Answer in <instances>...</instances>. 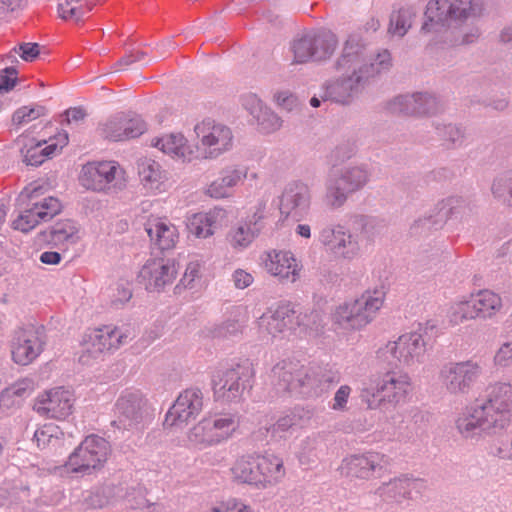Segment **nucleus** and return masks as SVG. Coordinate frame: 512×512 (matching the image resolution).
Returning a JSON list of instances; mask_svg holds the SVG:
<instances>
[{
	"label": "nucleus",
	"instance_id": "9b49d317",
	"mask_svg": "<svg viewBox=\"0 0 512 512\" xmlns=\"http://www.w3.org/2000/svg\"><path fill=\"white\" fill-rule=\"evenodd\" d=\"M482 373L481 363L474 359L450 361L441 367L439 381L448 394L464 396L472 390Z\"/></svg>",
	"mask_w": 512,
	"mask_h": 512
},
{
	"label": "nucleus",
	"instance_id": "c756f323",
	"mask_svg": "<svg viewBox=\"0 0 512 512\" xmlns=\"http://www.w3.org/2000/svg\"><path fill=\"white\" fill-rule=\"evenodd\" d=\"M310 202L311 194L308 185L302 182H294L283 191L279 209L282 215L297 218L308 211Z\"/></svg>",
	"mask_w": 512,
	"mask_h": 512
},
{
	"label": "nucleus",
	"instance_id": "a878e982",
	"mask_svg": "<svg viewBox=\"0 0 512 512\" xmlns=\"http://www.w3.org/2000/svg\"><path fill=\"white\" fill-rule=\"evenodd\" d=\"M262 261L266 272L281 282L294 283L300 278L302 265L290 251H268Z\"/></svg>",
	"mask_w": 512,
	"mask_h": 512
},
{
	"label": "nucleus",
	"instance_id": "ea45409f",
	"mask_svg": "<svg viewBox=\"0 0 512 512\" xmlns=\"http://www.w3.org/2000/svg\"><path fill=\"white\" fill-rule=\"evenodd\" d=\"M47 241L56 247H68L78 241V227L72 220L66 219L56 222L50 227Z\"/></svg>",
	"mask_w": 512,
	"mask_h": 512
},
{
	"label": "nucleus",
	"instance_id": "393cba45",
	"mask_svg": "<svg viewBox=\"0 0 512 512\" xmlns=\"http://www.w3.org/2000/svg\"><path fill=\"white\" fill-rule=\"evenodd\" d=\"M177 275L175 262L159 257L146 261L139 272V279L148 291H161L173 283Z\"/></svg>",
	"mask_w": 512,
	"mask_h": 512
},
{
	"label": "nucleus",
	"instance_id": "f8f14e48",
	"mask_svg": "<svg viewBox=\"0 0 512 512\" xmlns=\"http://www.w3.org/2000/svg\"><path fill=\"white\" fill-rule=\"evenodd\" d=\"M319 242L324 251L338 261L351 262L361 255L359 236L340 223L322 228L319 232Z\"/></svg>",
	"mask_w": 512,
	"mask_h": 512
},
{
	"label": "nucleus",
	"instance_id": "72a5a7b5",
	"mask_svg": "<svg viewBox=\"0 0 512 512\" xmlns=\"http://www.w3.org/2000/svg\"><path fill=\"white\" fill-rule=\"evenodd\" d=\"M261 490L278 485L286 476L284 460L273 452L258 453Z\"/></svg>",
	"mask_w": 512,
	"mask_h": 512
},
{
	"label": "nucleus",
	"instance_id": "a18cd8bd",
	"mask_svg": "<svg viewBox=\"0 0 512 512\" xmlns=\"http://www.w3.org/2000/svg\"><path fill=\"white\" fill-rule=\"evenodd\" d=\"M95 4V0H63L58 4V14L64 20L79 22Z\"/></svg>",
	"mask_w": 512,
	"mask_h": 512
},
{
	"label": "nucleus",
	"instance_id": "a19ab883",
	"mask_svg": "<svg viewBox=\"0 0 512 512\" xmlns=\"http://www.w3.org/2000/svg\"><path fill=\"white\" fill-rule=\"evenodd\" d=\"M312 417L311 410L296 406L289 410L269 428L272 435H281V433L287 432L293 427H304L308 424Z\"/></svg>",
	"mask_w": 512,
	"mask_h": 512
},
{
	"label": "nucleus",
	"instance_id": "680f3d73",
	"mask_svg": "<svg viewBox=\"0 0 512 512\" xmlns=\"http://www.w3.org/2000/svg\"><path fill=\"white\" fill-rule=\"evenodd\" d=\"M351 391L352 389L349 385L340 386L333 397L331 409L334 411H346Z\"/></svg>",
	"mask_w": 512,
	"mask_h": 512
},
{
	"label": "nucleus",
	"instance_id": "7c9ffc66",
	"mask_svg": "<svg viewBox=\"0 0 512 512\" xmlns=\"http://www.w3.org/2000/svg\"><path fill=\"white\" fill-rule=\"evenodd\" d=\"M144 228L152 245L162 251L173 249L179 240L177 227L166 218L149 217Z\"/></svg>",
	"mask_w": 512,
	"mask_h": 512
},
{
	"label": "nucleus",
	"instance_id": "052dcab7",
	"mask_svg": "<svg viewBox=\"0 0 512 512\" xmlns=\"http://www.w3.org/2000/svg\"><path fill=\"white\" fill-rule=\"evenodd\" d=\"M493 362L499 367H507L512 364V339L500 345L494 354Z\"/></svg>",
	"mask_w": 512,
	"mask_h": 512
},
{
	"label": "nucleus",
	"instance_id": "f704fd0d",
	"mask_svg": "<svg viewBox=\"0 0 512 512\" xmlns=\"http://www.w3.org/2000/svg\"><path fill=\"white\" fill-rule=\"evenodd\" d=\"M258 453L238 457L230 468L231 480L261 490Z\"/></svg>",
	"mask_w": 512,
	"mask_h": 512
},
{
	"label": "nucleus",
	"instance_id": "4c0bfd02",
	"mask_svg": "<svg viewBox=\"0 0 512 512\" xmlns=\"http://www.w3.org/2000/svg\"><path fill=\"white\" fill-rule=\"evenodd\" d=\"M446 318L448 323L453 327L468 321L478 320L471 293L460 296L451 302L447 309Z\"/></svg>",
	"mask_w": 512,
	"mask_h": 512
},
{
	"label": "nucleus",
	"instance_id": "3c124183",
	"mask_svg": "<svg viewBox=\"0 0 512 512\" xmlns=\"http://www.w3.org/2000/svg\"><path fill=\"white\" fill-rule=\"evenodd\" d=\"M495 198L508 206H512V170L497 176L491 186Z\"/></svg>",
	"mask_w": 512,
	"mask_h": 512
},
{
	"label": "nucleus",
	"instance_id": "a211bd4d",
	"mask_svg": "<svg viewBox=\"0 0 512 512\" xmlns=\"http://www.w3.org/2000/svg\"><path fill=\"white\" fill-rule=\"evenodd\" d=\"M74 393L64 387H55L39 394L33 409L42 417L64 420L73 412Z\"/></svg>",
	"mask_w": 512,
	"mask_h": 512
},
{
	"label": "nucleus",
	"instance_id": "bb28decb",
	"mask_svg": "<svg viewBox=\"0 0 512 512\" xmlns=\"http://www.w3.org/2000/svg\"><path fill=\"white\" fill-rule=\"evenodd\" d=\"M466 206L465 200L461 197H448L440 201L431 214L423 218H419L412 226L415 234L424 231L437 230L442 227L446 221L461 212Z\"/></svg>",
	"mask_w": 512,
	"mask_h": 512
},
{
	"label": "nucleus",
	"instance_id": "5fc2aeb1",
	"mask_svg": "<svg viewBox=\"0 0 512 512\" xmlns=\"http://www.w3.org/2000/svg\"><path fill=\"white\" fill-rule=\"evenodd\" d=\"M202 267L203 262L201 260L196 258L191 259L186 266L185 272L182 278L180 279L177 288L179 286L189 289L194 288L196 282L199 281L202 277Z\"/></svg>",
	"mask_w": 512,
	"mask_h": 512
},
{
	"label": "nucleus",
	"instance_id": "39448f33",
	"mask_svg": "<svg viewBox=\"0 0 512 512\" xmlns=\"http://www.w3.org/2000/svg\"><path fill=\"white\" fill-rule=\"evenodd\" d=\"M385 301L381 290H367L354 300L339 304L333 311L332 323L345 331H360L377 316Z\"/></svg>",
	"mask_w": 512,
	"mask_h": 512
},
{
	"label": "nucleus",
	"instance_id": "37998d69",
	"mask_svg": "<svg viewBox=\"0 0 512 512\" xmlns=\"http://www.w3.org/2000/svg\"><path fill=\"white\" fill-rule=\"evenodd\" d=\"M34 389L33 381L19 379L0 392V407L10 409L20 404V399L29 395Z\"/></svg>",
	"mask_w": 512,
	"mask_h": 512
},
{
	"label": "nucleus",
	"instance_id": "ddd939ff",
	"mask_svg": "<svg viewBox=\"0 0 512 512\" xmlns=\"http://www.w3.org/2000/svg\"><path fill=\"white\" fill-rule=\"evenodd\" d=\"M194 133L205 159H216L230 151L234 143L231 128L212 118H205L194 126Z\"/></svg>",
	"mask_w": 512,
	"mask_h": 512
},
{
	"label": "nucleus",
	"instance_id": "412c9836",
	"mask_svg": "<svg viewBox=\"0 0 512 512\" xmlns=\"http://www.w3.org/2000/svg\"><path fill=\"white\" fill-rule=\"evenodd\" d=\"M295 312L287 304L269 309L257 320L258 337L263 341L282 338L294 327Z\"/></svg>",
	"mask_w": 512,
	"mask_h": 512
},
{
	"label": "nucleus",
	"instance_id": "dca6fc26",
	"mask_svg": "<svg viewBox=\"0 0 512 512\" xmlns=\"http://www.w3.org/2000/svg\"><path fill=\"white\" fill-rule=\"evenodd\" d=\"M125 171L116 161L90 162L83 166L80 182L89 190L107 191L124 180Z\"/></svg>",
	"mask_w": 512,
	"mask_h": 512
},
{
	"label": "nucleus",
	"instance_id": "cd10ccee",
	"mask_svg": "<svg viewBox=\"0 0 512 512\" xmlns=\"http://www.w3.org/2000/svg\"><path fill=\"white\" fill-rule=\"evenodd\" d=\"M248 175V168L243 165H231L223 168L217 179L206 188L205 194L214 199L233 196L235 188L241 185Z\"/></svg>",
	"mask_w": 512,
	"mask_h": 512
},
{
	"label": "nucleus",
	"instance_id": "f3484780",
	"mask_svg": "<svg viewBox=\"0 0 512 512\" xmlns=\"http://www.w3.org/2000/svg\"><path fill=\"white\" fill-rule=\"evenodd\" d=\"M46 342L44 330L32 325L14 331L11 353L16 364L28 365L43 351Z\"/></svg>",
	"mask_w": 512,
	"mask_h": 512
},
{
	"label": "nucleus",
	"instance_id": "e433bc0d",
	"mask_svg": "<svg viewBox=\"0 0 512 512\" xmlns=\"http://www.w3.org/2000/svg\"><path fill=\"white\" fill-rule=\"evenodd\" d=\"M46 141L38 142L28 148L22 149L23 160L27 165L38 166L46 159L50 158L57 150L62 149L68 144V134L59 133L55 140L43 147Z\"/></svg>",
	"mask_w": 512,
	"mask_h": 512
},
{
	"label": "nucleus",
	"instance_id": "c85d7f7f",
	"mask_svg": "<svg viewBox=\"0 0 512 512\" xmlns=\"http://www.w3.org/2000/svg\"><path fill=\"white\" fill-rule=\"evenodd\" d=\"M145 122L139 116H119L109 119L100 127L101 136L112 141H125L139 137L146 131Z\"/></svg>",
	"mask_w": 512,
	"mask_h": 512
},
{
	"label": "nucleus",
	"instance_id": "69168bd1",
	"mask_svg": "<svg viewBox=\"0 0 512 512\" xmlns=\"http://www.w3.org/2000/svg\"><path fill=\"white\" fill-rule=\"evenodd\" d=\"M20 57L26 62H33L40 54V46L37 43H22L19 48H14Z\"/></svg>",
	"mask_w": 512,
	"mask_h": 512
},
{
	"label": "nucleus",
	"instance_id": "4be33fe9",
	"mask_svg": "<svg viewBox=\"0 0 512 512\" xmlns=\"http://www.w3.org/2000/svg\"><path fill=\"white\" fill-rule=\"evenodd\" d=\"M386 456L380 452L367 451L345 457L340 465L342 475L350 478L369 480L386 465Z\"/></svg>",
	"mask_w": 512,
	"mask_h": 512
},
{
	"label": "nucleus",
	"instance_id": "de8ad7c7",
	"mask_svg": "<svg viewBox=\"0 0 512 512\" xmlns=\"http://www.w3.org/2000/svg\"><path fill=\"white\" fill-rule=\"evenodd\" d=\"M216 216L212 213H195L188 218L187 229L197 238H208L214 234Z\"/></svg>",
	"mask_w": 512,
	"mask_h": 512
},
{
	"label": "nucleus",
	"instance_id": "9d476101",
	"mask_svg": "<svg viewBox=\"0 0 512 512\" xmlns=\"http://www.w3.org/2000/svg\"><path fill=\"white\" fill-rule=\"evenodd\" d=\"M426 350L423 334L418 331H411L403 333L396 340L386 343L379 350V355L395 366L412 367L424 362Z\"/></svg>",
	"mask_w": 512,
	"mask_h": 512
},
{
	"label": "nucleus",
	"instance_id": "f257e3e1",
	"mask_svg": "<svg viewBox=\"0 0 512 512\" xmlns=\"http://www.w3.org/2000/svg\"><path fill=\"white\" fill-rule=\"evenodd\" d=\"M391 66L392 58L388 50L369 53L367 42L360 31H354L343 43L336 62V69L341 75L325 85L322 97L325 101L349 105L370 79L388 71Z\"/></svg>",
	"mask_w": 512,
	"mask_h": 512
},
{
	"label": "nucleus",
	"instance_id": "c9c22d12",
	"mask_svg": "<svg viewBox=\"0 0 512 512\" xmlns=\"http://www.w3.org/2000/svg\"><path fill=\"white\" fill-rule=\"evenodd\" d=\"M478 320L494 319L503 310L504 304L500 294L490 289H480L471 293Z\"/></svg>",
	"mask_w": 512,
	"mask_h": 512
},
{
	"label": "nucleus",
	"instance_id": "e2e57ef3",
	"mask_svg": "<svg viewBox=\"0 0 512 512\" xmlns=\"http://www.w3.org/2000/svg\"><path fill=\"white\" fill-rule=\"evenodd\" d=\"M242 105L254 119L266 108L261 99L253 93L242 97Z\"/></svg>",
	"mask_w": 512,
	"mask_h": 512
},
{
	"label": "nucleus",
	"instance_id": "5701e85b",
	"mask_svg": "<svg viewBox=\"0 0 512 512\" xmlns=\"http://www.w3.org/2000/svg\"><path fill=\"white\" fill-rule=\"evenodd\" d=\"M127 335L118 327L104 326L87 331L82 339L83 352L97 358L105 352L118 349Z\"/></svg>",
	"mask_w": 512,
	"mask_h": 512
},
{
	"label": "nucleus",
	"instance_id": "bf43d9fd",
	"mask_svg": "<svg viewBox=\"0 0 512 512\" xmlns=\"http://www.w3.org/2000/svg\"><path fill=\"white\" fill-rule=\"evenodd\" d=\"M265 210L266 204L264 202H259L255 207L251 215L247 216L246 220L243 222L246 225H249L252 229H257V233L260 234L264 227V218H265Z\"/></svg>",
	"mask_w": 512,
	"mask_h": 512
},
{
	"label": "nucleus",
	"instance_id": "b1692460",
	"mask_svg": "<svg viewBox=\"0 0 512 512\" xmlns=\"http://www.w3.org/2000/svg\"><path fill=\"white\" fill-rule=\"evenodd\" d=\"M203 409V394L199 389H186L177 397L168 410L164 426L172 428L186 424L195 418Z\"/></svg>",
	"mask_w": 512,
	"mask_h": 512
},
{
	"label": "nucleus",
	"instance_id": "c03bdc74",
	"mask_svg": "<svg viewBox=\"0 0 512 512\" xmlns=\"http://www.w3.org/2000/svg\"><path fill=\"white\" fill-rule=\"evenodd\" d=\"M33 440L38 448L42 450H57L63 446L64 433L59 426L49 423L39 427L35 433Z\"/></svg>",
	"mask_w": 512,
	"mask_h": 512
},
{
	"label": "nucleus",
	"instance_id": "13d9d810",
	"mask_svg": "<svg viewBox=\"0 0 512 512\" xmlns=\"http://www.w3.org/2000/svg\"><path fill=\"white\" fill-rule=\"evenodd\" d=\"M255 120L257 121L260 130L265 133L275 132L282 126V120L280 117L267 107L255 118Z\"/></svg>",
	"mask_w": 512,
	"mask_h": 512
},
{
	"label": "nucleus",
	"instance_id": "6ab92c4d",
	"mask_svg": "<svg viewBox=\"0 0 512 512\" xmlns=\"http://www.w3.org/2000/svg\"><path fill=\"white\" fill-rule=\"evenodd\" d=\"M115 413L119 427L125 429L136 427L149 415L148 401L140 391L126 390L115 403Z\"/></svg>",
	"mask_w": 512,
	"mask_h": 512
},
{
	"label": "nucleus",
	"instance_id": "8fccbe9b",
	"mask_svg": "<svg viewBox=\"0 0 512 512\" xmlns=\"http://www.w3.org/2000/svg\"><path fill=\"white\" fill-rule=\"evenodd\" d=\"M415 13L409 8L399 9L390 18L389 33L394 36L403 37L411 28Z\"/></svg>",
	"mask_w": 512,
	"mask_h": 512
},
{
	"label": "nucleus",
	"instance_id": "aec40b11",
	"mask_svg": "<svg viewBox=\"0 0 512 512\" xmlns=\"http://www.w3.org/2000/svg\"><path fill=\"white\" fill-rule=\"evenodd\" d=\"M426 488L424 480L408 475H401L383 482L375 491L385 502L401 504L419 497Z\"/></svg>",
	"mask_w": 512,
	"mask_h": 512
},
{
	"label": "nucleus",
	"instance_id": "09e8293b",
	"mask_svg": "<svg viewBox=\"0 0 512 512\" xmlns=\"http://www.w3.org/2000/svg\"><path fill=\"white\" fill-rule=\"evenodd\" d=\"M481 30L478 26H470L465 29V31L460 36H454V32L451 29L450 41L447 43H433V41H427V48L430 50L437 49H446L449 47L459 46V45H470L480 38Z\"/></svg>",
	"mask_w": 512,
	"mask_h": 512
},
{
	"label": "nucleus",
	"instance_id": "603ef678",
	"mask_svg": "<svg viewBox=\"0 0 512 512\" xmlns=\"http://www.w3.org/2000/svg\"><path fill=\"white\" fill-rule=\"evenodd\" d=\"M257 229H252L249 225L241 223L229 233L228 240L235 249L247 248L258 236Z\"/></svg>",
	"mask_w": 512,
	"mask_h": 512
},
{
	"label": "nucleus",
	"instance_id": "774afa93",
	"mask_svg": "<svg viewBox=\"0 0 512 512\" xmlns=\"http://www.w3.org/2000/svg\"><path fill=\"white\" fill-rule=\"evenodd\" d=\"M497 456L503 460H512V430L497 448Z\"/></svg>",
	"mask_w": 512,
	"mask_h": 512
},
{
	"label": "nucleus",
	"instance_id": "49530a36",
	"mask_svg": "<svg viewBox=\"0 0 512 512\" xmlns=\"http://www.w3.org/2000/svg\"><path fill=\"white\" fill-rule=\"evenodd\" d=\"M314 60L320 61L329 58L335 51L338 40L329 30H321L312 34Z\"/></svg>",
	"mask_w": 512,
	"mask_h": 512
},
{
	"label": "nucleus",
	"instance_id": "4d7b16f0",
	"mask_svg": "<svg viewBox=\"0 0 512 512\" xmlns=\"http://www.w3.org/2000/svg\"><path fill=\"white\" fill-rule=\"evenodd\" d=\"M437 131L447 147L460 146L464 142V132L455 125H443L437 127Z\"/></svg>",
	"mask_w": 512,
	"mask_h": 512
},
{
	"label": "nucleus",
	"instance_id": "20e7f679",
	"mask_svg": "<svg viewBox=\"0 0 512 512\" xmlns=\"http://www.w3.org/2000/svg\"><path fill=\"white\" fill-rule=\"evenodd\" d=\"M410 375L402 370L386 371L378 375L360 394L368 409L396 408L408 402L413 392Z\"/></svg>",
	"mask_w": 512,
	"mask_h": 512
},
{
	"label": "nucleus",
	"instance_id": "f03ea898",
	"mask_svg": "<svg viewBox=\"0 0 512 512\" xmlns=\"http://www.w3.org/2000/svg\"><path fill=\"white\" fill-rule=\"evenodd\" d=\"M512 422V384H490L482 397L466 406L455 418L454 426L464 440L478 441L505 430Z\"/></svg>",
	"mask_w": 512,
	"mask_h": 512
},
{
	"label": "nucleus",
	"instance_id": "473e14b6",
	"mask_svg": "<svg viewBox=\"0 0 512 512\" xmlns=\"http://www.w3.org/2000/svg\"><path fill=\"white\" fill-rule=\"evenodd\" d=\"M140 183L150 193H161L167 189L168 173L160 163L150 158H141L137 162Z\"/></svg>",
	"mask_w": 512,
	"mask_h": 512
},
{
	"label": "nucleus",
	"instance_id": "4468645a",
	"mask_svg": "<svg viewBox=\"0 0 512 512\" xmlns=\"http://www.w3.org/2000/svg\"><path fill=\"white\" fill-rule=\"evenodd\" d=\"M37 189L28 194L29 203L12 221V228L24 233L34 229L41 222H47L61 212L60 201L52 196L37 200Z\"/></svg>",
	"mask_w": 512,
	"mask_h": 512
},
{
	"label": "nucleus",
	"instance_id": "2f4dec72",
	"mask_svg": "<svg viewBox=\"0 0 512 512\" xmlns=\"http://www.w3.org/2000/svg\"><path fill=\"white\" fill-rule=\"evenodd\" d=\"M151 145L176 161L189 163L196 158L195 151L181 133H171L151 140Z\"/></svg>",
	"mask_w": 512,
	"mask_h": 512
},
{
	"label": "nucleus",
	"instance_id": "6e6552de",
	"mask_svg": "<svg viewBox=\"0 0 512 512\" xmlns=\"http://www.w3.org/2000/svg\"><path fill=\"white\" fill-rule=\"evenodd\" d=\"M254 377L252 364L245 360L230 368L219 369L212 376V390L215 401L238 402L244 391L250 387Z\"/></svg>",
	"mask_w": 512,
	"mask_h": 512
},
{
	"label": "nucleus",
	"instance_id": "864d4df0",
	"mask_svg": "<svg viewBox=\"0 0 512 512\" xmlns=\"http://www.w3.org/2000/svg\"><path fill=\"white\" fill-rule=\"evenodd\" d=\"M294 62L305 63L314 60L312 34H307L293 42Z\"/></svg>",
	"mask_w": 512,
	"mask_h": 512
},
{
	"label": "nucleus",
	"instance_id": "423d86ee",
	"mask_svg": "<svg viewBox=\"0 0 512 512\" xmlns=\"http://www.w3.org/2000/svg\"><path fill=\"white\" fill-rule=\"evenodd\" d=\"M239 428V419L233 413H213L192 426L186 436V446L202 451L225 443Z\"/></svg>",
	"mask_w": 512,
	"mask_h": 512
},
{
	"label": "nucleus",
	"instance_id": "6e6d98bb",
	"mask_svg": "<svg viewBox=\"0 0 512 512\" xmlns=\"http://www.w3.org/2000/svg\"><path fill=\"white\" fill-rule=\"evenodd\" d=\"M45 113L46 109L41 105H36L35 107L23 106L14 112L12 122L14 125L21 126L38 119L45 115Z\"/></svg>",
	"mask_w": 512,
	"mask_h": 512
},
{
	"label": "nucleus",
	"instance_id": "0e129e2a",
	"mask_svg": "<svg viewBox=\"0 0 512 512\" xmlns=\"http://www.w3.org/2000/svg\"><path fill=\"white\" fill-rule=\"evenodd\" d=\"M274 99L278 106L287 111H293L299 107L298 98L289 91L277 92L274 96Z\"/></svg>",
	"mask_w": 512,
	"mask_h": 512
},
{
	"label": "nucleus",
	"instance_id": "2eb2a0df",
	"mask_svg": "<svg viewBox=\"0 0 512 512\" xmlns=\"http://www.w3.org/2000/svg\"><path fill=\"white\" fill-rule=\"evenodd\" d=\"M271 378L279 391H296L301 388L316 387L314 373L299 361L284 359L276 363L271 370Z\"/></svg>",
	"mask_w": 512,
	"mask_h": 512
},
{
	"label": "nucleus",
	"instance_id": "79ce46f5",
	"mask_svg": "<svg viewBox=\"0 0 512 512\" xmlns=\"http://www.w3.org/2000/svg\"><path fill=\"white\" fill-rule=\"evenodd\" d=\"M248 321L247 313L240 308L234 309L222 323L210 329L213 338H226L242 334Z\"/></svg>",
	"mask_w": 512,
	"mask_h": 512
},
{
	"label": "nucleus",
	"instance_id": "7ed1b4c3",
	"mask_svg": "<svg viewBox=\"0 0 512 512\" xmlns=\"http://www.w3.org/2000/svg\"><path fill=\"white\" fill-rule=\"evenodd\" d=\"M484 12L485 0H429L420 32L427 41L447 43L451 28L479 19Z\"/></svg>",
	"mask_w": 512,
	"mask_h": 512
},
{
	"label": "nucleus",
	"instance_id": "1a4fd4ad",
	"mask_svg": "<svg viewBox=\"0 0 512 512\" xmlns=\"http://www.w3.org/2000/svg\"><path fill=\"white\" fill-rule=\"evenodd\" d=\"M111 453L108 441L98 435H88L69 455L65 468L70 473L90 475L101 470Z\"/></svg>",
	"mask_w": 512,
	"mask_h": 512
},
{
	"label": "nucleus",
	"instance_id": "58836bf2",
	"mask_svg": "<svg viewBox=\"0 0 512 512\" xmlns=\"http://www.w3.org/2000/svg\"><path fill=\"white\" fill-rule=\"evenodd\" d=\"M424 101L433 105L434 100L427 94L415 93L412 95H399L390 100L386 105V110L392 114L414 115L415 112H425L427 108L417 105L419 101Z\"/></svg>",
	"mask_w": 512,
	"mask_h": 512
},
{
	"label": "nucleus",
	"instance_id": "338daca9",
	"mask_svg": "<svg viewBox=\"0 0 512 512\" xmlns=\"http://www.w3.org/2000/svg\"><path fill=\"white\" fill-rule=\"evenodd\" d=\"M17 71L13 67H7L0 74V93L9 92L16 84Z\"/></svg>",
	"mask_w": 512,
	"mask_h": 512
},
{
	"label": "nucleus",
	"instance_id": "0eeeda50",
	"mask_svg": "<svg viewBox=\"0 0 512 512\" xmlns=\"http://www.w3.org/2000/svg\"><path fill=\"white\" fill-rule=\"evenodd\" d=\"M370 180L364 166L331 169L325 181L324 203L332 210L341 208L349 195L361 190Z\"/></svg>",
	"mask_w": 512,
	"mask_h": 512
}]
</instances>
